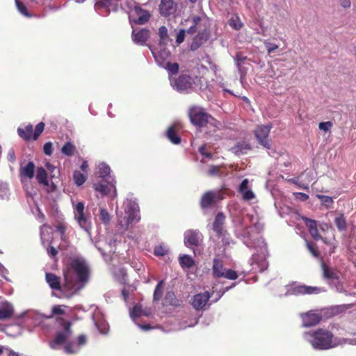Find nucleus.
<instances>
[{
  "label": "nucleus",
  "mask_w": 356,
  "mask_h": 356,
  "mask_svg": "<svg viewBox=\"0 0 356 356\" xmlns=\"http://www.w3.org/2000/svg\"><path fill=\"white\" fill-rule=\"evenodd\" d=\"M92 188L95 191L99 192L102 195H107L110 193L111 190H115V185L110 181L104 179L94 183Z\"/></svg>",
  "instance_id": "obj_15"
},
{
  "label": "nucleus",
  "mask_w": 356,
  "mask_h": 356,
  "mask_svg": "<svg viewBox=\"0 0 356 356\" xmlns=\"http://www.w3.org/2000/svg\"><path fill=\"white\" fill-rule=\"evenodd\" d=\"M317 197L321 200L322 204L325 206L327 208L331 207L333 204V200L330 196L317 195Z\"/></svg>",
  "instance_id": "obj_38"
},
{
  "label": "nucleus",
  "mask_w": 356,
  "mask_h": 356,
  "mask_svg": "<svg viewBox=\"0 0 356 356\" xmlns=\"http://www.w3.org/2000/svg\"><path fill=\"white\" fill-rule=\"evenodd\" d=\"M149 36V31L145 29L139 31L134 29L132 31V40L135 43L138 44H144L148 39Z\"/></svg>",
  "instance_id": "obj_20"
},
{
  "label": "nucleus",
  "mask_w": 356,
  "mask_h": 356,
  "mask_svg": "<svg viewBox=\"0 0 356 356\" xmlns=\"http://www.w3.org/2000/svg\"><path fill=\"white\" fill-rule=\"evenodd\" d=\"M110 172L111 168L108 165L105 163H101L99 165V174L100 177L103 179L106 177H107L108 179H111V177L110 176Z\"/></svg>",
  "instance_id": "obj_35"
},
{
  "label": "nucleus",
  "mask_w": 356,
  "mask_h": 356,
  "mask_svg": "<svg viewBox=\"0 0 356 356\" xmlns=\"http://www.w3.org/2000/svg\"><path fill=\"white\" fill-rule=\"evenodd\" d=\"M124 211L127 214L126 218L127 226L129 224L136 223L139 221V210L137 204L129 202L127 204Z\"/></svg>",
  "instance_id": "obj_12"
},
{
  "label": "nucleus",
  "mask_w": 356,
  "mask_h": 356,
  "mask_svg": "<svg viewBox=\"0 0 356 356\" xmlns=\"http://www.w3.org/2000/svg\"><path fill=\"white\" fill-rule=\"evenodd\" d=\"M149 18L148 12L138 7H136L134 11L129 15L130 22L138 24H144L149 20Z\"/></svg>",
  "instance_id": "obj_14"
},
{
  "label": "nucleus",
  "mask_w": 356,
  "mask_h": 356,
  "mask_svg": "<svg viewBox=\"0 0 356 356\" xmlns=\"http://www.w3.org/2000/svg\"><path fill=\"white\" fill-rule=\"evenodd\" d=\"M36 179L39 184H42L44 186L49 185L47 173L44 168L40 167L37 169Z\"/></svg>",
  "instance_id": "obj_29"
},
{
  "label": "nucleus",
  "mask_w": 356,
  "mask_h": 356,
  "mask_svg": "<svg viewBox=\"0 0 356 356\" xmlns=\"http://www.w3.org/2000/svg\"><path fill=\"white\" fill-rule=\"evenodd\" d=\"M35 164L33 162L30 161L26 166L21 168L20 175L22 177L32 179L34 177Z\"/></svg>",
  "instance_id": "obj_26"
},
{
  "label": "nucleus",
  "mask_w": 356,
  "mask_h": 356,
  "mask_svg": "<svg viewBox=\"0 0 356 356\" xmlns=\"http://www.w3.org/2000/svg\"><path fill=\"white\" fill-rule=\"evenodd\" d=\"M308 231H309V233L310 234V235L312 236V237L315 241H319V240L321 239V240H323L325 243V241L323 240V238L319 234L317 227H315V228L313 227L312 229H309Z\"/></svg>",
  "instance_id": "obj_50"
},
{
  "label": "nucleus",
  "mask_w": 356,
  "mask_h": 356,
  "mask_svg": "<svg viewBox=\"0 0 356 356\" xmlns=\"http://www.w3.org/2000/svg\"><path fill=\"white\" fill-rule=\"evenodd\" d=\"M75 149L76 147L72 143L67 142L62 147L61 153L65 156H70L74 154Z\"/></svg>",
  "instance_id": "obj_33"
},
{
  "label": "nucleus",
  "mask_w": 356,
  "mask_h": 356,
  "mask_svg": "<svg viewBox=\"0 0 356 356\" xmlns=\"http://www.w3.org/2000/svg\"><path fill=\"white\" fill-rule=\"evenodd\" d=\"M225 270L222 261L218 258H214L212 266L213 276L215 278H221L224 275Z\"/></svg>",
  "instance_id": "obj_22"
},
{
  "label": "nucleus",
  "mask_w": 356,
  "mask_h": 356,
  "mask_svg": "<svg viewBox=\"0 0 356 356\" xmlns=\"http://www.w3.org/2000/svg\"><path fill=\"white\" fill-rule=\"evenodd\" d=\"M229 24L236 30H239L243 26V23L238 17H232L229 20Z\"/></svg>",
  "instance_id": "obj_44"
},
{
  "label": "nucleus",
  "mask_w": 356,
  "mask_h": 356,
  "mask_svg": "<svg viewBox=\"0 0 356 356\" xmlns=\"http://www.w3.org/2000/svg\"><path fill=\"white\" fill-rule=\"evenodd\" d=\"M56 229L60 233L61 239L64 241L65 239V232L67 229L66 225L60 222L56 225Z\"/></svg>",
  "instance_id": "obj_47"
},
{
  "label": "nucleus",
  "mask_w": 356,
  "mask_h": 356,
  "mask_svg": "<svg viewBox=\"0 0 356 356\" xmlns=\"http://www.w3.org/2000/svg\"><path fill=\"white\" fill-rule=\"evenodd\" d=\"M165 69L168 71L170 78H172V75L177 74L179 72V66L177 63H166Z\"/></svg>",
  "instance_id": "obj_34"
},
{
  "label": "nucleus",
  "mask_w": 356,
  "mask_h": 356,
  "mask_svg": "<svg viewBox=\"0 0 356 356\" xmlns=\"http://www.w3.org/2000/svg\"><path fill=\"white\" fill-rule=\"evenodd\" d=\"M179 261L180 266L184 268H190L195 264V261L188 254L180 256Z\"/></svg>",
  "instance_id": "obj_30"
},
{
  "label": "nucleus",
  "mask_w": 356,
  "mask_h": 356,
  "mask_svg": "<svg viewBox=\"0 0 356 356\" xmlns=\"http://www.w3.org/2000/svg\"><path fill=\"white\" fill-rule=\"evenodd\" d=\"M63 307H65V305H54L51 309V315H63L65 311Z\"/></svg>",
  "instance_id": "obj_51"
},
{
  "label": "nucleus",
  "mask_w": 356,
  "mask_h": 356,
  "mask_svg": "<svg viewBox=\"0 0 356 356\" xmlns=\"http://www.w3.org/2000/svg\"><path fill=\"white\" fill-rule=\"evenodd\" d=\"M225 91L229 92L230 94H232V95H234L235 97L241 98L246 103H248V104L250 103L248 98L245 96H242L240 92V90H235V92H234V90H225Z\"/></svg>",
  "instance_id": "obj_56"
},
{
  "label": "nucleus",
  "mask_w": 356,
  "mask_h": 356,
  "mask_svg": "<svg viewBox=\"0 0 356 356\" xmlns=\"http://www.w3.org/2000/svg\"><path fill=\"white\" fill-rule=\"evenodd\" d=\"M296 198L302 201H306L309 199V195L304 193H295Z\"/></svg>",
  "instance_id": "obj_64"
},
{
  "label": "nucleus",
  "mask_w": 356,
  "mask_h": 356,
  "mask_svg": "<svg viewBox=\"0 0 356 356\" xmlns=\"http://www.w3.org/2000/svg\"><path fill=\"white\" fill-rule=\"evenodd\" d=\"M163 284H164V281L161 280L156 284L154 291V296H153V301L154 302H158L162 298L163 294Z\"/></svg>",
  "instance_id": "obj_31"
},
{
  "label": "nucleus",
  "mask_w": 356,
  "mask_h": 356,
  "mask_svg": "<svg viewBox=\"0 0 356 356\" xmlns=\"http://www.w3.org/2000/svg\"><path fill=\"white\" fill-rule=\"evenodd\" d=\"M208 35L206 32L199 33L193 39L191 49L192 51L197 49L207 40Z\"/></svg>",
  "instance_id": "obj_25"
},
{
  "label": "nucleus",
  "mask_w": 356,
  "mask_h": 356,
  "mask_svg": "<svg viewBox=\"0 0 356 356\" xmlns=\"http://www.w3.org/2000/svg\"><path fill=\"white\" fill-rule=\"evenodd\" d=\"M188 115L191 123L199 127H204L211 120H214V118L205 112L202 108L196 106L189 109Z\"/></svg>",
  "instance_id": "obj_5"
},
{
  "label": "nucleus",
  "mask_w": 356,
  "mask_h": 356,
  "mask_svg": "<svg viewBox=\"0 0 356 356\" xmlns=\"http://www.w3.org/2000/svg\"><path fill=\"white\" fill-rule=\"evenodd\" d=\"M56 321L63 330L56 332L54 337L49 342V346L53 350H58L72 334L71 321L65 320L63 317H57Z\"/></svg>",
  "instance_id": "obj_3"
},
{
  "label": "nucleus",
  "mask_w": 356,
  "mask_h": 356,
  "mask_svg": "<svg viewBox=\"0 0 356 356\" xmlns=\"http://www.w3.org/2000/svg\"><path fill=\"white\" fill-rule=\"evenodd\" d=\"M264 46L268 54L273 53L275 50H277L279 48V45L268 40H266L264 42Z\"/></svg>",
  "instance_id": "obj_46"
},
{
  "label": "nucleus",
  "mask_w": 356,
  "mask_h": 356,
  "mask_svg": "<svg viewBox=\"0 0 356 356\" xmlns=\"http://www.w3.org/2000/svg\"><path fill=\"white\" fill-rule=\"evenodd\" d=\"M202 241V235L195 230H188L184 233V243L187 247H197Z\"/></svg>",
  "instance_id": "obj_9"
},
{
  "label": "nucleus",
  "mask_w": 356,
  "mask_h": 356,
  "mask_svg": "<svg viewBox=\"0 0 356 356\" xmlns=\"http://www.w3.org/2000/svg\"><path fill=\"white\" fill-rule=\"evenodd\" d=\"M13 307L11 304L4 302L0 305V319L10 318L13 315Z\"/></svg>",
  "instance_id": "obj_23"
},
{
  "label": "nucleus",
  "mask_w": 356,
  "mask_h": 356,
  "mask_svg": "<svg viewBox=\"0 0 356 356\" xmlns=\"http://www.w3.org/2000/svg\"><path fill=\"white\" fill-rule=\"evenodd\" d=\"M171 86L177 89H190L193 87L194 80L186 74H181L177 79L170 78Z\"/></svg>",
  "instance_id": "obj_8"
},
{
  "label": "nucleus",
  "mask_w": 356,
  "mask_h": 356,
  "mask_svg": "<svg viewBox=\"0 0 356 356\" xmlns=\"http://www.w3.org/2000/svg\"><path fill=\"white\" fill-rule=\"evenodd\" d=\"M350 307V305H337V306L333 307L332 310H333V313H334V314H340V313L345 312L346 309H348Z\"/></svg>",
  "instance_id": "obj_54"
},
{
  "label": "nucleus",
  "mask_w": 356,
  "mask_h": 356,
  "mask_svg": "<svg viewBox=\"0 0 356 356\" xmlns=\"http://www.w3.org/2000/svg\"><path fill=\"white\" fill-rule=\"evenodd\" d=\"M323 277L330 282H339L340 273L336 268H332L325 263L321 264Z\"/></svg>",
  "instance_id": "obj_16"
},
{
  "label": "nucleus",
  "mask_w": 356,
  "mask_h": 356,
  "mask_svg": "<svg viewBox=\"0 0 356 356\" xmlns=\"http://www.w3.org/2000/svg\"><path fill=\"white\" fill-rule=\"evenodd\" d=\"M47 254L49 257L54 258L57 256L58 250L54 246L51 245L47 248Z\"/></svg>",
  "instance_id": "obj_60"
},
{
  "label": "nucleus",
  "mask_w": 356,
  "mask_h": 356,
  "mask_svg": "<svg viewBox=\"0 0 356 356\" xmlns=\"http://www.w3.org/2000/svg\"><path fill=\"white\" fill-rule=\"evenodd\" d=\"M185 34H186V31L184 29L179 30V31L177 33V37H176V42L177 44H181L184 42V38H185Z\"/></svg>",
  "instance_id": "obj_57"
},
{
  "label": "nucleus",
  "mask_w": 356,
  "mask_h": 356,
  "mask_svg": "<svg viewBox=\"0 0 356 356\" xmlns=\"http://www.w3.org/2000/svg\"><path fill=\"white\" fill-rule=\"evenodd\" d=\"M64 351L67 354H76L78 352V350H76L74 348V344L71 341H66L64 343Z\"/></svg>",
  "instance_id": "obj_40"
},
{
  "label": "nucleus",
  "mask_w": 356,
  "mask_h": 356,
  "mask_svg": "<svg viewBox=\"0 0 356 356\" xmlns=\"http://www.w3.org/2000/svg\"><path fill=\"white\" fill-rule=\"evenodd\" d=\"M168 253V250L163 245L156 246L154 249V254L156 256H164Z\"/></svg>",
  "instance_id": "obj_48"
},
{
  "label": "nucleus",
  "mask_w": 356,
  "mask_h": 356,
  "mask_svg": "<svg viewBox=\"0 0 356 356\" xmlns=\"http://www.w3.org/2000/svg\"><path fill=\"white\" fill-rule=\"evenodd\" d=\"M199 152L204 156L208 159L212 158V154L209 152H207L206 149V144L201 145L198 149Z\"/></svg>",
  "instance_id": "obj_55"
},
{
  "label": "nucleus",
  "mask_w": 356,
  "mask_h": 356,
  "mask_svg": "<svg viewBox=\"0 0 356 356\" xmlns=\"http://www.w3.org/2000/svg\"><path fill=\"white\" fill-rule=\"evenodd\" d=\"M225 193L222 190H210L204 193L200 200V206L202 209L206 210L214 207L218 202L225 198Z\"/></svg>",
  "instance_id": "obj_4"
},
{
  "label": "nucleus",
  "mask_w": 356,
  "mask_h": 356,
  "mask_svg": "<svg viewBox=\"0 0 356 356\" xmlns=\"http://www.w3.org/2000/svg\"><path fill=\"white\" fill-rule=\"evenodd\" d=\"M166 298L170 299L169 303L172 305H175V302L177 301L173 292H168L166 295Z\"/></svg>",
  "instance_id": "obj_62"
},
{
  "label": "nucleus",
  "mask_w": 356,
  "mask_h": 356,
  "mask_svg": "<svg viewBox=\"0 0 356 356\" xmlns=\"http://www.w3.org/2000/svg\"><path fill=\"white\" fill-rule=\"evenodd\" d=\"M160 13L163 16L172 15L176 11V4L173 0H161L159 5Z\"/></svg>",
  "instance_id": "obj_19"
},
{
  "label": "nucleus",
  "mask_w": 356,
  "mask_h": 356,
  "mask_svg": "<svg viewBox=\"0 0 356 356\" xmlns=\"http://www.w3.org/2000/svg\"><path fill=\"white\" fill-rule=\"evenodd\" d=\"M44 153L47 156H51L53 153V144L51 142L46 143L43 146Z\"/></svg>",
  "instance_id": "obj_53"
},
{
  "label": "nucleus",
  "mask_w": 356,
  "mask_h": 356,
  "mask_svg": "<svg viewBox=\"0 0 356 356\" xmlns=\"http://www.w3.org/2000/svg\"><path fill=\"white\" fill-rule=\"evenodd\" d=\"M64 284L63 287L67 289L70 298L78 291L81 290L89 280V268L84 260L74 258L63 268Z\"/></svg>",
  "instance_id": "obj_1"
},
{
  "label": "nucleus",
  "mask_w": 356,
  "mask_h": 356,
  "mask_svg": "<svg viewBox=\"0 0 356 356\" xmlns=\"http://www.w3.org/2000/svg\"><path fill=\"white\" fill-rule=\"evenodd\" d=\"M302 326L305 327L315 326L318 324L322 320V316L318 313H315L313 311H309L306 313L300 314Z\"/></svg>",
  "instance_id": "obj_10"
},
{
  "label": "nucleus",
  "mask_w": 356,
  "mask_h": 356,
  "mask_svg": "<svg viewBox=\"0 0 356 356\" xmlns=\"http://www.w3.org/2000/svg\"><path fill=\"white\" fill-rule=\"evenodd\" d=\"M333 126V124L330 121L322 122L318 124V128L324 131H329Z\"/></svg>",
  "instance_id": "obj_52"
},
{
  "label": "nucleus",
  "mask_w": 356,
  "mask_h": 356,
  "mask_svg": "<svg viewBox=\"0 0 356 356\" xmlns=\"http://www.w3.org/2000/svg\"><path fill=\"white\" fill-rule=\"evenodd\" d=\"M99 218L101 221L105 224L108 225L111 221V217L106 209L100 208L99 209Z\"/></svg>",
  "instance_id": "obj_37"
},
{
  "label": "nucleus",
  "mask_w": 356,
  "mask_h": 356,
  "mask_svg": "<svg viewBox=\"0 0 356 356\" xmlns=\"http://www.w3.org/2000/svg\"><path fill=\"white\" fill-rule=\"evenodd\" d=\"M222 277L230 280H235L238 277V273L236 271L232 269H226L225 273H223Z\"/></svg>",
  "instance_id": "obj_42"
},
{
  "label": "nucleus",
  "mask_w": 356,
  "mask_h": 356,
  "mask_svg": "<svg viewBox=\"0 0 356 356\" xmlns=\"http://www.w3.org/2000/svg\"><path fill=\"white\" fill-rule=\"evenodd\" d=\"M45 280L48 283L49 287L56 291H64L69 290L67 289H65L63 285H61L60 283V277L52 273H47L45 275Z\"/></svg>",
  "instance_id": "obj_17"
},
{
  "label": "nucleus",
  "mask_w": 356,
  "mask_h": 356,
  "mask_svg": "<svg viewBox=\"0 0 356 356\" xmlns=\"http://www.w3.org/2000/svg\"><path fill=\"white\" fill-rule=\"evenodd\" d=\"M85 205L82 202H78L74 207V218L79 225L86 232H89L91 229V222L84 212Z\"/></svg>",
  "instance_id": "obj_6"
},
{
  "label": "nucleus",
  "mask_w": 356,
  "mask_h": 356,
  "mask_svg": "<svg viewBox=\"0 0 356 356\" xmlns=\"http://www.w3.org/2000/svg\"><path fill=\"white\" fill-rule=\"evenodd\" d=\"M307 247L311 254L315 257H318L320 254L319 251L317 248V245L316 243L312 242L306 241Z\"/></svg>",
  "instance_id": "obj_39"
},
{
  "label": "nucleus",
  "mask_w": 356,
  "mask_h": 356,
  "mask_svg": "<svg viewBox=\"0 0 356 356\" xmlns=\"http://www.w3.org/2000/svg\"><path fill=\"white\" fill-rule=\"evenodd\" d=\"M143 315V311L140 306L135 305L133 307L132 312H131V316L134 317H140Z\"/></svg>",
  "instance_id": "obj_58"
},
{
  "label": "nucleus",
  "mask_w": 356,
  "mask_h": 356,
  "mask_svg": "<svg viewBox=\"0 0 356 356\" xmlns=\"http://www.w3.org/2000/svg\"><path fill=\"white\" fill-rule=\"evenodd\" d=\"M204 19L203 17L200 16H194L192 18L193 24L195 25L197 27H198L200 29V24L201 22Z\"/></svg>",
  "instance_id": "obj_61"
},
{
  "label": "nucleus",
  "mask_w": 356,
  "mask_h": 356,
  "mask_svg": "<svg viewBox=\"0 0 356 356\" xmlns=\"http://www.w3.org/2000/svg\"><path fill=\"white\" fill-rule=\"evenodd\" d=\"M44 123L41 122H39L35 128V130H34V133H33V140H37L38 138V137L40 136V134L42 133V131H44Z\"/></svg>",
  "instance_id": "obj_43"
},
{
  "label": "nucleus",
  "mask_w": 356,
  "mask_h": 356,
  "mask_svg": "<svg viewBox=\"0 0 356 356\" xmlns=\"http://www.w3.org/2000/svg\"><path fill=\"white\" fill-rule=\"evenodd\" d=\"M302 220L307 226L308 230L312 229L313 227L315 228L317 227V222L315 220L308 218L307 217H303Z\"/></svg>",
  "instance_id": "obj_49"
},
{
  "label": "nucleus",
  "mask_w": 356,
  "mask_h": 356,
  "mask_svg": "<svg viewBox=\"0 0 356 356\" xmlns=\"http://www.w3.org/2000/svg\"><path fill=\"white\" fill-rule=\"evenodd\" d=\"M15 4L17 8L18 11L23 15L26 17H30L28 10L26 6L21 2L19 0H15Z\"/></svg>",
  "instance_id": "obj_41"
},
{
  "label": "nucleus",
  "mask_w": 356,
  "mask_h": 356,
  "mask_svg": "<svg viewBox=\"0 0 356 356\" xmlns=\"http://www.w3.org/2000/svg\"><path fill=\"white\" fill-rule=\"evenodd\" d=\"M33 126L31 124H29L26 126L24 128H18L17 133L19 136L22 138L24 140L28 141L33 138Z\"/></svg>",
  "instance_id": "obj_27"
},
{
  "label": "nucleus",
  "mask_w": 356,
  "mask_h": 356,
  "mask_svg": "<svg viewBox=\"0 0 356 356\" xmlns=\"http://www.w3.org/2000/svg\"><path fill=\"white\" fill-rule=\"evenodd\" d=\"M7 159L11 163H14L15 161L16 156L13 149H10L8 151L7 154Z\"/></svg>",
  "instance_id": "obj_63"
},
{
  "label": "nucleus",
  "mask_w": 356,
  "mask_h": 356,
  "mask_svg": "<svg viewBox=\"0 0 356 356\" xmlns=\"http://www.w3.org/2000/svg\"><path fill=\"white\" fill-rule=\"evenodd\" d=\"M160 44H165L168 41V30L165 26H161L159 29Z\"/></svg>",
  "instance_id": "obj_36"
},
{
  "label": "nucleus",
  "mask_w": 356,
  "mask_h": 356,
  "mask_svg": "<svg viewBox=\"0 0 356 356\" xmlns=\"http://www.w3.org/2000/svg\"><path fill=\"white\" fill-rule=\"evenodd\" d=\"M322 291L321 289L317 286H307L305 284L298 285L291 287L290 293L293 295H312L318 294Z\"/></svg>",
  "instance_id": "obj_11"
},
{
  "label": "nucleus",
  "mask_w": 356,
  "mask_h": 356,
  "mask_svg": "<svg viewBox=\"0 0 356 356\" xmlns=\"http://www.w3.org/2000/svg\"><path fill=\"white\" fill-rule=\"evenodd\" d=\"M220 168L221 166L220 165H212L209 167V169L208 170V175L209 176H220Z\"/></svg>",
  "instance_id": "obj_45"
},
{
  "label": "nucleus",
  "mask_w": 356,
  "mask_h": 356,
  "mask_svg": "<svg viewBox=\"0 0 356 356\" xmlns=\"http://www.w3.org/2000/svg\"><path fill=\"white\" fill-rule=\"evenodd\" d=\"M249 181L248 179H245L241 183L238 192L242 194L243 199L246 201L253 200L255 197L254 193L248 189Z\"/></svg>",
  "instance_id": "obj_21"
},
{
  "label": "nucleus",
  "mask_w": 356,
  "mask_h": 356,
  "mask_svg": "<svg viewBox=\"0 0 356 356\" xmlns=\"http://www.w3.org/2000/svg\"><path fill=\"white\" fill-rule=\"evenodd\" d=\"M166 137L173 144L178 145L181 143V138L177 134L175 127L171 126L166 131Z\"/></svg>",
  "instance_id": "obj_28"
},
{
  "label": "nucleus",
  "mask_w": 356,
  "mask_h": 356,
  "mask_svg": "<svg viewBox=\"0 0 356 356\" xmlns=\"http://www.w3.org/2000/svg\"><path fill=\"white\" fill-rule=\"evenodd\" d=\"M87 178V173L81 172L80 171L75 170L73 174V179L77 186H81L84 184Z\"/></svg>",
  "instance_id": "obj_32"
},
{
  "label": "nucleus",
  "mask_w": 356,
  "mask_h": 356,
  "mask_svg": "<svg viewBox=\"0 0 356 356\" xmlns=\"http://www.w3.org/2000/svg\"><path fill=\"white\" fill-rule=\"evenodd\" d=\"M211 296L209 291L195 295L192 299L191 305L197 311L203 309L208 302Z\"/></svg>",
  "instance_id": "obj_13"
},
{
  "label": "nucleus",
  "mask_w": 356,
  "mask_h": 356,
  "mask_svg": "<svg viewBox=\"0 0 356 356\" xmlns=\"http://www.w3.org/2000/svg\"><path fill=\"white\" fill-rule=\"evenodd\" d=\"M333 213L336 214L334 218V224L339 232H343L347 229V221L343 213H337L333 211Z\"/></svg>",
  "instance_id": "obj_24"
},
{
  "label": "nucleus",
  "mask_w": 356,
  "mask_h": 356,
  "mask_svg": "<svg viewBox=\"0 0 356 356\" xmlns=\"http://www.w3.org/2000/svg\"><path fill=\"white\" fill-rule=\"evenodd\" d=\"M225 215L222 212H219L216 216L213 222V229L218 238L223 236V227L225 222Z\"/></svg>",
  "instance_id": "obj_18"
},
{
  "label": "nucleus",
  "mask_w": 356,
  "mask_h": 356,
  "mask_svg": "<svg viewBox=\"0 0 356 356\" xmlns=\"http://www.w3.org/2000/svg\"><path fill=\"white\" fill-rule=\"evenodd\" d=\"M87 342V337L85 334H80L77 337V345L79 346H84Z\"/></svg>",
  "instance_id": "obj_59"
},
{
  "label": "nucleus",
  "mask_w": 356,
  "mask_h": 356,
  "mask_svg": "<svg viewBox=\"0 0 356 356\" xmlns=\"http://www.w3.org/2000/svg\"><path fill=\"white\" fill-rule=\"evenodd\" d=\"M270 129V125H259L254 130V135L259 143L268 149L271 147V139L269 138Z\"/></svg>",
  "instance_id": "obj_7"
},
{
  "label": "nucleus",
  "mask_w": 356,
  "mask_h": 356,
  "mask_svg": "<svg viewBox=\"0 0 356 356\" xmlns=\"http://www.w3.org/2000/svg\"><path fill=\"white\" fill-rule=\"evenodd\" d=\"M308 341L316 350H328L337 346L333 342L334 334L327 329L318 328L305 333Z\"/></svg>",
  "instance_id": "obj_2"
}]
</instances>
